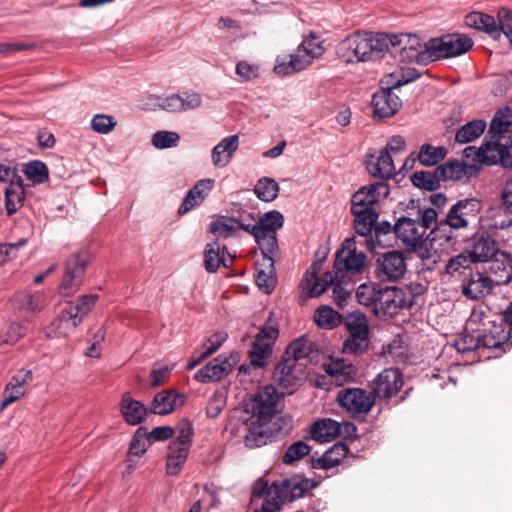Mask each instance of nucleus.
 <instances>
[{"label":"nucleus","instance_id":"nucleus-63","mask_svg":"<svg viewBox=\"0 0 512 512\" xmlns=\"http://www.w3.org/2000/svg\"><path fill=\"white\" fill-rule=\"evenodd\" d=\"M96 295H84L80 297L76 303L69 302L65 307L70 311V313L75 314V316H79V322L81 323L83 318L91 311L94 306L96 300Z\"/></svg>","mask_w":512,"mask_h":512},{"label":"nucleus","instance_id":"nucleus-40","mask_svg":"<svg viewBox=\"0 0 512 512\" xmlns=\"http://www.w3.org/2000/svg\"><path fill=\"white\" fill-rule=\"evenodd\" d=\"M373 118L383 120L392 117L402 107L401 98H372Z\"/></svg>","mask_w":512,"mask_h":512},{"label":"nucleus","instance_id":"nucleus-16","mask_svg":"<svg viewBox=\"0 0 512 512\" xmlns=\"http://www.w3.org/2000/svg\"><path fill=\"white\" fill-rule=\"evenodd\" d=\"M407 271L406 258L401 251H389L380 255L375 263V276L381 282L397 281Z\"/></svg>","mask_w":512,"mask_h":512},{"label":"nucleus","instance_id":"nucleus-59","mask_svg":"<svg viewBox=\"0 0 512 512\" xmlns=\"http://www.w3.org/2000/svg\"><path fill=\"white\" fill-rule=\"evenodd\" d=\"M353 216L355 231L360 236L370 235L378 218L377 212L375 210H372L360 214H353Z\"/></svg>","mask_w":512,"mask_h":512},{"label":"nucleus","instance_id":"nucleus-39","mask_svg":"<svg viewBox=\"0 0 512 512\" xmlns=\"http://www.w3.org/2000/svg\"><path fill=\"white\" fill-rule=\"evenodd\" d=\"M258 266L255 274V281L259 289L263 290L266 294H270L276 286L275 266L271 259L262 261Z\"/></svg>","mask_w":512,"mask_h":512},{"label":"nucleus","instance_id":"nucleus-25","mask_svg":"<svg viewBox=\"0 0 512 512\" xmlns=\"http://www.w3.org/2000/svg\"><path fill=\"white\" fill-rule=\"evenodd\" d=\"M466 250L475 263L488 262L501 252L497 242L486 233L476 235Z\"/></svg>","mask_w":512,"mask_h":512},{"label":"nucleus","instance_id":"nucleus-41","mask_svg":"<svg viewBox=\"0 0 512 512\" xmlns=\"http://www.w3.org/2000/svg\"><path fill=\"white\" fill-rule=\"evenodd\" d=\"M339 432L338 422L331 419L316 421L311 428V438L317 442H330Z\"/></svg>","mask_w":512,"mask_h":512},{"label":"nucleus","instance_id":"nucleus-22","mask_svg":"<svg viewBox=\"0 0 512 512\" xmlns=\"http://www.w3.org/2000/svg\"><path fill=\"white\" fill-rule=\"evenodd\" d=\"M492 280L479 271H470L461 283L462 294L471 300H479L490 294L493 290Z\"/></svg>","mask_w":512,"mask_h":512},{"label":"nucleus","instance_id":"nucleus-26","mask_svg":"<svg viewBox=\"0 0 512 512\" xmlns=\"http://www.w3.org/2000/svg\"><path fill=\"white\" fill-rule=\"evenodd\" d=\"M79 324V316H75L64 307L59 315L45 328L44 333L50 339L65 338L73 333Z\"/></svg>","mask_w":512,"mask_h":512},{"label":"nucleus","instance_id":"nucleus-10","mask_svg":"<svg viewBox=\"0 0 512 512\" xmlns=\"http://www.w3.org/2000/svg\"><path fill=\"white\" fill-rule=\"evenodd\" d=\"M366 258L364 252L356 249L355 238H347L336 253L334 270L337 271V274L344 275V278L360 274L365 269Z\"/></svg>","mask_w":512,"mask_h":512},{"label":"nucleus","instance_id":"nucleus-21","mask_svg":"<svg viewBox=\"0 0 512 512\" xmlns=\"http://www.w3.org/2000/svg\"><path fill=\"white\" fill-rule=\"evenodd\" d=\"M481 209V202L477 198H466L453 204L447 214L458 227L465 229L477 221Z\"/></svg>","mask_w":512,"mask_h":512},{"label":"nucleus","instance_id":"nucleus-43","mask_svg":"<svg viewBox=\"0 0 512 512\" xmlns=\"http://www.w3.org/2000/svg\"><path fill=\"white\" fill-rule=\"evenodd\" d=\"M512 117V109L507 107L505 111L496 113L491 121L488 134L491 139H499L502 136H508L511 132L509 127L511 125L510 118Z\"/></svg>","mask_w":512,"mask_h":512},{"label":"nucleus","instance_id":"nucleus-51","mask_svg":"<svg viewBox=\"0 0 512 512\" xmlns=\"http://www.w3.org/2000/svg\"><path fill=\"white\" fill-rule=\"evenodd\" d=\"M478 336L479 348H500L507 341H512V327H509V329L506 332L502 331V333H500L498 329H495V331H491L490 333H485L482 335L479 334Z\"/></svg>","mask_w":512,"mask_h":512},{"label":"nucleus","instance_id":"nucleus-52","mask_svg":"<svg viewBox=\"0 0 512 512\" xmlns=\"http://www.w3.org/2000/svg\"><path fill=\"white\" fill-rule=\"evenodd\" d=\"M475 263L467 250L451 257L445 265V272L452 277L464 274L466 270H471V264Z\"/></svg>","mask_w":512,"mask_h":512},{"label":"nucleus","instance_id":"nucleus-15","mask_svg":"<svg viewBox=\"0 0 512 512\" xmlns=\"http://www.w3.org/2000/svg\"><path fill=\"white\" fill-rule=\"evenodd\" d=\"M349 337L344 341L345 353L358 354L368 348L369 327L365 315H350L345 322Z\"/></svg>","mask_w":512,"mask_h":512},{"label":"nucleus","instance_id":"nucleus-6","mask_svg":"<svg viewBox=\"0 0 512 512\" xmlns=\"http://www.w3.org/2000/svg\"><path fill=\"white\" fill-rule=\"evenodd\" d=\"M176 432V439L168 446L166 460V471L171 476L179 474L189 455L194 432L193 425L189 420L183 419L179 422Z\"/></svg>","mask_w":512,"mask_h":512},{"label":"nucleus","instance_id":"nucleus-3","mask_svg":"<svg viewBox=\"0 0 512 512\" xmlns=\"http://www.w3.org/2000/svg\"><path fill=\"white\" fill-rule=\"evenodd\" d=\"M387 38L386 48L383 47V55L389 53L394 59L400 62H417L426 65L431 62L430 47L428 41L421 42L419 36L415 34H387L382 33Z\"/></svg>","mask_w":512,"mask_h":512},{"label":"nucleus","instance_id":"nucleus-4","mask_svg":"<svg viewBox=\"0 0 512 512\" xmlns=\"http://www.w3.org/2000/svg\"><path fill=\"white\" fill-rule=\"evenodd\" d=\"M423 292L420 283H410L404 287H382L374 314L379 318L393 317L403 309L411 308L416 298Z\"/></svg>","mask_w":512,"mask_h":512},{"label":"nucleus","instance_id":"nucleus-20","mask_svg":"<svg viewBox=\"0 0 512 512\" xmlns=\"http://www.w3.org/2000/svg\"><path fill=\"white\" fill-rule=\"evenodd\" d=\"M237 355H219L198 370L194 378L201 383L215 382L228 375L237 362Z\"/></svg>","mask_w":512,"mask_h":512},{"label":"nucleus","instance_id":"nucleus-55","mask_svg":"<svg viewBox=\"0 0 512 512\" xmlns=\"http://www.w3.org/2000/svg\"><path fill=\"white\" fill-rule=\"evenodd\" d=\"M5 208L7 214L13 215L22 206L25 199L22 183L15 186H8L5 191Z\"/></svg>","mask_w":512,"mask_h":512},{"label":"nucleus","instance_id":"nucleus-49","mask_svg":"<svg viewBox=\"0 0 512 512\" xmlns=\"http://www.w3.org/2000/svg\"><path fill=\"white\" fill-rule=\"evenodd\" d=\"M447 154V149L443 146L435 147L430 144H423L418 153V160L423 166H434L442 161Z\"/></svg>","mask_w":512,"mask_h":512},{"label":"nucleus","instance_id":"nucleus-64","mask_svg":"<svg viewBox=\"0 0 512 512\" xmlns=\"http://www.w3.org/2000/svg\"><path fill=\"white\" fill-rule=\"evenodd\" d=\"M315 321L318 326L333 328L341 322V315L329 306H321L316 310Z\"/></svg>","mask_w":512,"mask_h":512},{"label":"nucleus","instance_id":"nucleus-60","mask_svg":"<svg viewBox=\"0 0 512 512\" xmlns=\"http://www.w3.org/2000/svg\"><path fill=\"white\" fill-rule=\"evenodd\" d=\"M279 213L277 210H272L265 213L262 217H260L254 223H243L240 221L239 230L242 229L248 233H250L254 239L259 238V235H262L264 232H267V227L270 226V222L272 221V215L276 216Z\"/></svg>","mask_w":512,"mask_h":512},{"label":"nucleus","instance_id":"nucleus-14","mask_svg":"<svg viewBox=\"0 0 512 512\" xmlns=\"http://www.w3.org/2000/svg\"><path fill=\"white\" fill-rule=\"evenodd\" d=\"M306 378L304 364L294 363L282 357L273 373V380L283 394H292Z\"/></svg>","mask_w":512,"mask_h":512},{"label":"nucleus","instance_id":"nucleus-12","mask_svg":"<svg viewBox=\"0 0 512 512\" xmlns=\"http://www.w3.org/2000/svg\"><path fill=\"white\" fill-rule=\"evenodd\" d=\"M88 261L86 252L73 254L67 259L64 274L58 288L62 296L68 297L79 289L86 273Z\"/></svg>","mask_w":512,"mask_h":512},{"label":"nucleus","instance_id":"nucleus-17","mask_svg":"<svg viewBox=\"0 0 512 512\" xmlns=\"http://www.w3.org/2000/svg\"><path fill=\"white\" fill-rule=\"evenodd\" d=\"M389 193V186L383 181L361 187L352 195L351 213L360 214L375 210L374 205L380 198H387Z\"/></svg>","mask_w":512,"mask_h":512},{"label":"nucleus","instance_id":"nucleus-50","mask_svg":"<svg viewBox=\"0 0 512 512\" xmlns=\"http://www.w3.org/2000/svg\"><path fill=\"white\" fill-rule=\"evenodd\" d=\"M381 288L376 283H362L356 290V298L361 305L371 307L374 312Z\"/></svg>","mask_w":512,"mask_h":512},{"label":"nucleus","instance_id":"nucleus-1","mask_svg":"<svg viewBox=\"0 0 512 512\" xmlns=\"http://www.w3.org/2000/svg\"><path fill=\"white\" fill-rule=\"evenodd\" d=\"M416 203L411 200L407 206L406 215L399 217L393 225L394 234L408 250L412 251H416L428 242L426 232L436 222L438 215L434 208L421 207Z\"/></svg>","mask_w":512,"mask_h":512},{"label":"nucleus","instance_id":"nucleus-56","mask_svg":"<svg viewBox=\"0 0 512 512\" xmlns=\"http://www.w3.org/2000/svg\"><path fill=\"white\" fill-rule=\"evenodd\" d=\"M254 193L260 200L271 202L278 196L279 185L274 179L263 177L257 181L254 187Z\"/></svg>","mask_w":512,"mask_h":512},{"label":"nucleus","instance_id":"nucleus-34","mask_svg":"<svg viewBox=\"0 0 512 512\" xmlns=\"http://www.w3.org/2000/svg\"><path fill=\"white\" fill-rule=\"evenodd\" d=\"M184 402V396L172 391H162L154 396L151 404V411L157 415H167L181 406Z\"/></svg>","mask_w":512,"mask_h":512},{"label":"nucleus","instance_id":"nucleus-28","mask_svg":"<svg viewBox=\"0 0 512 512\" xmlns=\"http://www.w3.org/2000/svg\"><path fill=\"white\" fill-rule=\"evenodd\" d=\"M420 77V74L414 69L395 70L392 73L384 75L379 81V87L384 96H391L394 89L407 85Z\"/></svg>","mask_w":512,"mask_h":512},{"label":"nucleus","instance_id":"nucleus-44","mask_svg":"<svg viewBox=\"0 0 512 512\" xmlns=\"http://www.w3.org/2000/svg\"><path fill=\"white\" fill-rule=\"evenodd\" d=\"M253 500L256 498L263 499L261 509L255 510V512H275L280 506L275 499L268 495V481L259 479L253 487L252 491Z\"/></svg>","mask_w":512,"mask_h":512},{"label":"nucleus","instance_id":"nucleus-47","mask_svg":"<svg viewBox=\"0 0 512 512\" xmlns=\"http://www.w3.org/2000/svg\"><path fill=\"white\" fill-rule=\"evenodd\" d=\"M411 181L414 186L427 190L434 191L440 187V182L443 181L438 173V167L434 171H418L411 176Z\"/></svg>","mask_w":512,"mask_h":512},{"label":"nucleus","instance_id":"nucleus-8","mask_svg":"<svg viewBox=\"0 0 512 512\" xmlns=\"http://www.w3.org/2000/svg\"><path fill=\"white\" fill-rule=\"evenodd\" d=\"M318 483L309 478L294 476L268 484V495L278 502L279 506L305 497Z\"/></svg>","mask_w":512,"mask_h":512},{"label":"nucleus","instance_id":"nucleus-7","mask_svg":"<svg viewBox=\"0 0 512 512\" xmlns=\"http://www.w3.org/2000/svg\"><path fill=\"white\" fill-rule=\"evenodd\" d=\"M322 53L323 47L320 44L313 43L311 40H304L295 53L287 57L277 58L274 72L280 76L300 72L308 67L313 59L322 55Z\"/></svg>","mask_w":512,"mask_h":512},{"label":"nucleus","instance_id":"nucleus-48","mask_svg":"<svg viewBox=\"0 0 512 512\" xmlns=\"http://www.w3.org/2000/svg\"><path fill=\"white\" fill-rule=\"evenodd\" d=\"M324 367L326 373L335 377L336 381L340 382V384L352 378L356 373L355 367L350 363H346L343 359L332 360L325 364Z\"/></svg>","mask_w":512,"mask_h":512},{"label":"nucleus","instance_id":"nucleus-30","mask_svg":"<svg viewBox=\"0 0 512 512\" xmlns=\"http://www.w3.org/2000/svg\"><path fill=\"white\" fill-rule=\"evenodd\" d=\"M454 220L449 219V215L439 221L435 222V226L431 229V231L427 234L426 240L428 242H440V245L455 243L457 239L456 231L461 229L457 224L454 223Z\"/></svg>","mask_w":512,"mask_h":512},{"label":"nucleus","instance_id":"nucleus-33","mask_svg":"<svg viewBox=\"0 0 512 512\" xmlns=\"http://www.w3.org/2000/svg\"><path fill=\"white\" fill-rule=\"evenodd\" d=\"M348 452L349 449L346 444L336 443L332 445L321 457H312V468L324 470L331 469L339 465Z\"/></svg>","mask_w":512,"mask_h":512},{"label":"nucleus","instance_id":"nucleus-5","mask_svg":"<svg viewBox=\"0 0 512 512\" xmlns=\"http://www.w3.org/2000/svg\"><path fill=\"white\" fill-rule=\"evenodd\" d=\"M247 433L244 443L248 448H259L272 442L279 436L286 435L292 428V421L287 417H279L274 423L248 419L245 423Z\"/></svg>","mask_w":512,"mask_h":512},{"label":"nucleus","instance_id":"nucleus-9","mask_svg":"<svg viewBox=\"0 0 512 512\" xmlns=\"http://www.w3.org/2000/svg\"><path fill=\"white\" fill-rule=\"evenodd\" d=\"M473 40L465 34H446L438 38H431L428 47L431 52V62L441 58L460 56L473 47Z\"/></svg>","mask_w":512,"mask_h":512},{"label":"nucleus","instance_id":"nucleus-53","mask_svg":"<svg viewBox=\"0 0 512 512\" xmlns=\"http://www.w3.org/2000/svg\"><path fill=\"white\" fill-rule=\"evenodd\" d=\"M239 225L240 220L233 217L221 216L211 222L210 232L219 237L228 238L239 230Z\"/></svg>","mask_w":512,"mask_h":512},{"label":"nucleus","instance_id":"nucleus-24","mask_svg":"<svg viewBox=\"0 0 512 512\" xmlns=\"http://www.w3.org/2000/svg\"><path fill=\"white\" fill-rule=\"evenodd\" d=\"M486 275L492 280L495 286L506 285L512 280V256L501 251L489 260Z\"/></svg>","mask_w":512,"mask_h":512},{"label":"nucleus","instance_id":"nucleus-46","mask_svg":"<svg viewBox=\"0 0 512 512\" xmlns=\"http://www.w3.org/2000/svg\"><path fill=\"white\" fill-rule=\"evenodd\" d=\"M486 128V122L483 120H473L463 125L455 135L458 143L465 144L474 141L480 137Z\"/></svg>","mask_w":512,"mask_h":512},{"label":"nucleus","instance_id":"nucleus-58","mask_svg":"<svg viewBox=\"0 0 512 512\" xmlns=\"http://www.w3.org/2000/svg\"><path fill=\"white\" fill-rule=\"evenodd\" d=\"M24 174L34 184H42L48 181L49 171L47 165L40 160H32L26 164Z\"/></svg>","mask_w":512,"mask_h":512},{"label":"nucleus","instance_id":"nucleus-32","mask_svg":"<svg viewBox=\"0 0 512 512\" xmlns=\"http://www.w3.org/2000/svg\"><path fill=\"white\" fill-rule=\"evenodd\" d=\"M366 169L371 176L381 179L392 178L396 170L394 161L391 154L388 153V150H382L375 160H373V158L367 160Z\"/></svg>","mask_w":512,"mask_h":512},{"label":"nucleus","instance_id":"nucleus-27","mask_svg":"<svg viewBox=\"0 0 512 512\" xmlns=\"http://www.w3.org/2000/svg\"><path fill=\"white\" fill-rule=\"evenodd\" d=\"M214 186L213 179L199 180L185 195L181 205L178 208L180 216L185 215L194 207L199 206L209 195Z\"/></svg>","mask_w":512,"mask_h":512},{"label":"nucleus","instance_id":"nucleus-23","mask_svg":"<svg viewBox=\"0 0 512 512\" xmlns=\"http://www.w3.org/2000/svg\"><path fill=\"white\" fill-rule=\"evenodd\" d=\"M270 218L272 221L270 222L271 225L267 227V232L259 235V238H256L255 241L263 255L262 261L271 259V261L274 262L279 251L277 230L283 226L284 218L280 212L276 216L272 215Z\"/></svg>","mask_w":512,"mask_h":512},{"label":"nucleus","instance_id":"nucleus-11","mask_svg":"<svg viewBox=\"0 0 512 512\" xmlns=\"http://www.w3.org/2000/svg\"><path fill=\"white\" fill-rule=\"evenodd\" d=\"M278 394L273 386H266L256 392L250 404L248 411L251 413L249 419L256 421L274 423L280 416H277Z\"/></svg>","mask_w":512,"mask_h":512},{"label":"nucleus","instance_id":"nucleus-13","mask_svg":"<svg viewBox=\"0 0 512 512\" xmlns=\"http://www.w3.org/2000/svg\"><path fill=\"white\" fill-rule=\"evenodd\" d=\"M375 401L371 392L361 388H346L337 394L339 405L355 418L366 416L375 405Z\"/></svg>","mask_w":512,"mask_h":512},{"label":"nucleus","instance_id":"nucleus-18","mask_svg":"<svg viewBox=\"0 0 512 512\" xmlns=\"http://www.w3.org/2000/svg\"><path fill=\"white\" fill-rule=\"evenodd\" d=\"M403 383V375L398 369L387 368L371 381V393L375 399H390L399 392Z\"/></svg>","mask_w":512,"mask_h":512},{"label":"nucleus","instance_id":"nucleus-36","mask_svg":"<svg viewBox=\"0 0 512 512\" xmlns=\"http://www.w3.org/2000/svg\"><path fill=\"white\" fill-rule=\"evenodd\" d=\"M476 172L475 164L459 162L458 160L448 161L446 164L438 166V173L443 181L461 180Z\"/></svg>","mask_w":512,"mask_h":512},{"label":"nucleus","instance_id":"nucleus-38","mask_svg":"<svg viewBox=\"0 0 512 512\" xmlns=\"http://www.w3.org/2000/svg\"><path fill=\"white\" fill-rule=\"evenodd\" d=\"M156 103L151 109L160 108L167 112H184L198 108L201 105V98H155Z\"/></svg>","mask_w":512,"mask_h":512},{"label":"nucleus","instance_id":"nucleus-37","mask_svg":"<svg viewBox=\"0 0 512 512\" xmlns=\"http://www.w3.org/2000/svg\"><path fill=\"white\" fill-rule=\"evenodd\" d=\"M121 412L127 423L138 425L143 422L147 415V408L143 403L126 394L121 401Z\"/></svg>","mask_w":512,"mask_h":512},{"label":"nucleus","instance_id":"nucleus-57","mask_svg":"<svg viewBox=\"0 0 512 512\" xmlns=\"http://www.w3.org/2000/svg\"><path fill=\"white\" fill-rule=\"evenodd\" d=\"M28 332V326L19 322H10L0 332V345H13Z\"/></svg>","mask_w":512,"mask_h":512},{"label":"nucleus","instance_id":"nucleus-54","mask_svg":"<svg viewBox=\"0 0 512 512\" xmlns=\"http://www.w3.org/2000/svg\"><path fill=\"white\" fill-rule=\"evenodd\" d=\"M273 346L269 343L255 341L249 351L250 363L254 368H262L272 355Z\"/></svg>","mask_w":512,"mask_h":512},{"label":"nucleus","instance_id":"nucleus-19","mask_svg":"<svg viewBox=\"0 0 512 512\" xmlns=\"http://www.w3.org/2000/svg\"><path fill=\"white\" fill-rule=\"evenodd\" d=\"M282 357L294 363H302L305 367L308 363H318L319 349L308 336H301L288 345Z\"/></svg>","mask_w":512,"mask_h":512},{"label":"nucleus","instance_id":"nucleus-2","mask_svg":"<svg viewBox=\"0 0 512 512\" xmlns=\"http://www.w3.org/2000/svg\"><path fill=\"white\" fill-rule=\"evenodd\" d=\"M387 38L382 33L354 32L339 42L336 54L346 63L365 62L383 57Z\"/></svg>","mask_w":512,"mask_h":512},{"label":"nucleus","instance_id":"nucleus-42","mask_svg":"<svg viewBox=\"0 0 512 512\" xmlns=\"http://www.w3.org/2000/svg\"><path fill=\"white\" fill-rule=\"evenodd\" d=\"M148 430L147 428L140 426L134 433L130 444H129V458L127 460L129 470H133L134 465L132 464V457H141L147 451L148 444Z\"/></svg>","mask_w":512,"mask_h":512},{"label":"nucleus","instance_id":"nucleus-61","mask_svg":"<svg viewBox=\"0 0 512 512\" xmlns=\"http://www.w3.org/2000/svg\"><path fill=\"white\" fill-rule=\"evenodd\" d=\"M278 336V323L277 320L273 318V313L271 312L268 319L265 321L263 326L260 328L259 332L256 334L254 340L274 345Z\"/></svg>","mask_w":512,"mask_h":512},{"label":"nucleus","instance_id":"nucleus-35","mask_svg":"<svg viewBox=\"0 0 512 512\" xmlns=\"http://www.w3.org/2000/svg\"><path fill=\"white\" fill-rule=\"evenodd\" d=\"M465 24L468 27L484 31L494 40L500 39V30L494 17L482 13L471 12L465 16Z\"/></svg>","mask_w":512,"mask_h":512},{"label":"nucleus","instance_id":"nucleus-45","mask_svg":"<svg viewBox=\"0 0 512 512\" xmlns=\"http://www.w3.org/2000/svg\"><path fill=\"white\" fill-rule=\"evenodd\" d=\"M220 264L228 267L224 256H220V244L217 240L208 243L204 250V266L207 272L215 273Z\"/></svg>","mask_w":512,"mask_h":512},{"label":"nucleus","instance_id":"nucleus-29","mask_svg":"<svg viewBox=\"0 0 512 512\" xmlns=\"http://www.w3.org/2000/svg\"><path fill=\"white\" fill-rule=\"evenodd\" d=\"M32 379L31 370H20L12 376L7 383L4 391V399L0 405V410H4L8 405L17 401L25 393V384Z\"/></svg>","mask_w":512,"mask_h":512},{"label":"nucleus","instance_id":"nucleus-62","mask_svg":"<svg viewBox=\"0 0 512 512\" xmlns=\"http://www.w3.org/2000/svg\"><path fill=\"white\" fill-rule=\"evenodd\" d=\"M180 139V134L177 132L159 130L153 134L151 143L156 149L163 150L177 147Z\"/></svg>","mask_w":512,"mask_h":512},{"label":"nucleus","instance_id":"nucleus-31","mask_svg":"<svg viewBox=\"0 0 512 512\" xmlns=\"http://www.w3.org/2000/svg\"><path fill=\"white\" fill-rule=\"evenodd\" d=\"M239 147V136L230 135L222 139L213 149L211 160L218 167L227 166Z\"/></svg>","mask_w":512,"mask_h":512}]
</instances>
